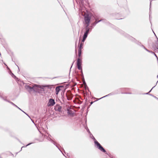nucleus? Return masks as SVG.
<instances>
[{
  "instance_id": "4be33fe9",
  "label": "nucleus",
  "mask_w": 158,
  "mask_h": 158,
  "mask_svg": "<svg viewBox=\"0 0 158 158\" xmlns=\"http://www.w3.org/2000/svg\"><path fill=\"white\" fill-rule=\"evenodd\" d=\"M149 95H151V96H152L153 97H155L152 94H149Z\"/></svg>"
},
{
  "instance_id": "39448f33",
  "label": "nucleus",
  "mask_w": 158,
  "mask_h": 158,
  "mask_svg": "<svg viewBox=\"0 0 158 158\" xmlns=\"http://www.w3.org/2000/svg\"><path fill=\"white\" fill-rule=\"evenodd\" d=\"M45 86H40L39 85H34L33 87H31L29 86H27V87L28 89H33L34 90H35V88L36 87H38L39 88H40L41 89H43V87H44Z\"/></svg>"
},
{
  "instance_id": "f8f14e48",
  "label": "nucleus",
  "mask_w": 158,
  "mask_h": 158,
  "mask_svg": "<svg viewBox=\"0 0 158 158\" xmlns=\"http://www.w3.org/2000/svg\"><path fill=\"white\" fill-rule=\"evenodd\" d=\"M141 46L143 47L144 49L146 50L148 52H149V50L147 49L143 45H141Z\"/></svg>"
},
{
  "instance_id": "20e7f679",
  "label": "nucleus",
  "mask_w": 158,
  "mask_h": 158,
  "mask_svg": "<svg viewBox=\"0 0 158 158\" xmlns=\"http://www.w3.org/2000/svg\"><path fill=\"white\" fill-rule=\"evenodd\" d=\"M82 61L81 60L78 58L77 59V68L79 70H81L82 69V67L81 66Z\"/></svg>"
},
{
  "instance_id": "bb28decb",
  "label": "nucleus",
  "mask_w": 158,
  "mask_h": 158,
  "mask_svg": "<svg viewBox=\"0 0 158 158\" xmlns=\"http://www.w3.org/2000/svg\"><path fill=\"white\" fill-rule=\"evenodd\" d=\"M157 61H158V58H157Z\"/></svg>"
},
{
  "instance_id": "dca6fc26",
  "label": "nucleus",
  "mask_w": 158,
  "mask_h": 158,
  "mask_svg": "<svg viewBox=\"0 0 158 158\" xmlns=\"http://www.w3.org/2000/svg\"><path fill=\"white\" fill-rule=\"evenodd\" d=\"M129 40H131L132 39V37L131 36H129Z\"/></svg>"
},
{
  "instance_id": "423d86ee",
  "label": "nucleus",
  "mask_w": 158,
  "mask_h": 158,
  "mask_svg": "<svg viewBox=\"0 0 158 158\" xmlns=\"http://www.w3.org/2000/svg\"><path fill=\"white\" fill-rule=\"evenodd\" d=\"M83 43H81L79 46V49H78V56L79 57H80L81 54V50L83 48Z\"/></svg>"
},
{
  "instance_id": "5701e85b",
  "label": "nucleus",
  "mask_w": 158,
  "mask_h": 158,
  "mask_svg": "<svg viewBox=\"0 0 158 158\" xmlns=\"http://www.w3.org/2000/svg\"><path fill=\"white\" fill-rule=\"evenodd\" d=\"M154 98L158 100V98L156 97H154Z\"/></svg>"
},
{
  "instance_id": "b1692460",
  "label": "nucleus",
  "mask_w": 158,
  "mask_h": 158,
  "mask_svg": "<svg viewBox=\"0 0 158 158\" xmlns=\"http://www.w3.org/2000/svg\"><path fill=\"white\" fill-rule=\"evenodd\" d=\"M149 19H150V14H149Z\"/></svg>"
},
{
  "instance_id": "f257e3e1",
  "label": "nucleus",
  "mask_w": 158,
  "mask_h": 158,
  "mask_svg": "<svg viewBox=\"0 0 158 158\" xmlns=\"http://www.w3.org/2000/svg\"><path fill=\"white\" fill-rule=\"evenodd\" d=\"M90 20V17H89L88 15H87L85 16L84 22L85 24L86 25V27H89L88 26L89 25Z\"/></svg>"
},
{
  "instance_id": "393cba45",
  "label": "nucleus",
  "mask_w": 158,
  "mask_h": 158,
  "mask_svg": "<svg viewBox=\"0 0 158 158\" xmlns=\"http://www.w3.org/2000/svg\"><path fill=\"white\" fill-rule=\"evenodd\" d=\"M156 48H157V49H158V45L157 47Z\"/></svg>"
},
{
  "instance_id": "412c9836",
  "label": "nucleus",
  "mask_w": 158,
  "mask_h": 158,
  "mask_svg": "<svg viewBox=\"0 0 158 158\" xmlns=\"http://www.w3.org/2000/svg\"><path fill=\"white\" fill-rule=\"evenodd\" d=\"M153 33H154V34H155V35L156 36V37L157 39V40L158 41V38H157V36L155 34V33L153 32Z\"/></svg>"
},
{
  "instance_id": "7ed1b4c3",
  "label": "nucleus",
  "mask_w": 158,
  "mask_h": 158,
  "mask_svg": "<svg viewBox=\"0 0 158 158\" xmlns=\"http://www.w3.org/2000/svg\"><path fill=\"white\" fill-rule=\"evenodd\" d=\"M95 143L97 145V148L101 151L105 152L106 151L104 148L101 146L100 144L97 141H95Z\"/></svg>"
},
{
  "instance_id": "ddd939ff",
  "label": "nucleus",
  "mask_w": 158,
  "mask_h": 158,
  "mask_svg": "<svg viewBox=\"0 0 158 158\" xmlns=\"http://www.w3.org/2000/svg\"><path fill=\"white\" fill-rule=\"evenodd\" d=\"M11 103L14 106H15V107H17V108H18V109H19V110H22H22L20 108H19L18 106H17L16 105H15L14 103H13V102H11ZM24 112L25 113V112Z\"/></svg>"
},
{
  "instance_id": "4468645a",
  "label": "nucleus",
  "mask_w": 158,
  "mask_h": 158,
  "mask_svg": "<svg viewBox=\"0 0 158 158\" xmlns=\"http://www.w3.org/2000/svg\"><path fill=\"white\" fill-rule=\"evenodd\" d=\"M101 21V20H100L98 21H96L94 22V23L95 24H97L99 22Z\"/></svg>"
},
{
  "instance_id": "f3484780",
  "label": "nucleus",
  "mask_w": 158,
  "mask_h": 158,
  "mask_svg": "<svg viewBox=\"0 0 158 158\" xmlns=\"http://www.w3.org/2000/svg\"><path fill=\"white\" fill-rule=\"evenodd\" d=\"M150 52L151 53L153 54H154V53H154L153 52H152V51H149V52Z\"/></svg>"
},
{
  "instance_id": "a878e982",
  "label": "nucleus",
  "mask_w": 158,
  "mask_h": 158,
  "mask_svg": "<svg viewBox=\"0 0 158 158\" xmlns=\"http://www.w3.org/2000/svg\"><path fill=\"white\" fill-rule=\"evenodd\" d=\"M75 52H76H76H77V50H76V49Z\"/></svg>"
},
{
  "instance_id": "9d476101",
  "label": "nucleus",
  "mask_w": 158,
  "mask_h": 158,
  "mask_svg": "<svg viewBox=\"0 0 158 158\" xmlns=\"http://www.w3.org/2000/svg\"><path fill=\"white\" fill-rule=\"evenodd\" d=\"M66 96L67 97V99L68 100H71L72 98L70 95L67 94Z\"/></svg>"
},
{
  "instance_id": "f03ea898",
  "label": "nucleus",
  "mask_w": 158,
  "mask_h": 158,
  "mask_svg": "<svg viewBox=\"0 0 158 158\" xmlns=\"http://www.w3.org/2000/svg\"><path fill=\"white\" fill-rule=\"evenodd\" d=\"M90 28L89 27H85L86 31L85 33L83 36V39L82 40V42H84L86 38L87 37L88 35L89 32Z\"/></svg>"
},
{
  "instance_id": "a211bd4d",
  "label": "nucleus",
  "mask_w": 158,
  "mask_h": 158,
  "mask_svg": "<svg viewBox=\"0 0 158 158\" xmlns=\"http://www.w3.org/2000/svg\"><path fill=\"white\" fill-rule=\"evenodd\" d=\"M155 86H154V87H153L152 88V89H151L148 92H149V93H150V92L151 91H152V89H153V88H154Z\"/></svg>"
},
{
  "instance_id": "aec40b11",
  "label": "nucleus",
  "mask_w": 158,
  "mask_h": 158,
  "mask_svg": "<svg viewBox=\"0 0 158 158\" xmlns=\"http://www.w3.org/2000/svg\"><path fill=\"white\" fill-rule=\"evenodd\" d=\"M149 94H149V92L146 93H145L144 94H149Z\"/></svg>"
},
{
  "instance_id": "0eeeda50",
  "label": "nucleus",
  "mask_w": 158,
  "mask_h": 158,
  "mask_svg": "<svg viewBox=\"0 0 158 158\" xmlns=\"http://www.w3.org/2000/svg\"><path fill=\"white\" fill-rule=\"evenodd\" d=\"M55 104V102L54 100L52 99H50L48 105V106H53Z\"/></svg>"
},
{
  "instance_id": "6ab92c4d",
  "label": "nucleus",
  "mask_w": 158,
  "mask_h": 158,
  "mask_svg": "<svg viewBox=\"0 0 158 158\" xmlns=\"http://www.w3.org/2000/svg\"><path fill=\"white\" fill-rule=\"evenodd\" d=\"M154 55H155V56L156 57V58H157L158 57H157V55H156V54L155 53H154Z\"/></svg>"
},
{
  "instance_id": "9b49d317",
  "label": "nucleus",
  "mask_w": 158,
  "mask_h": 158,
  "mask_svg": "<svg viewBox=\"0 0 158 158\" xmlns=\"http://www.w3.org/2000/svg\"><path fill=\"white\" fill-rule=\"evenodd\" d=\"M68 114H69L72 115L73 113L72 110H68Z\"/></svg>"
},
{
  "instance_id": "1a4fd4ad",
  "label": "nucleus",
  "mask_w": 158,
  "mask_h": 158,
  "mask_svg": "<svg viewBox=\"0 0 158 158\" xmlns=\"http://www.w3.org/2000/svg\"><path fill=\"white\" fill-rule=\"evenodd\" d=\"M60 86H58L56 87V95H57L59 92L60 90Z\"/></svg>"
},
{
  "instance_id": "2eb2a0df",
  "label": "nucleus",
  "mask_w": 158,
  "mask_h": 158,
  "mask_svg": "<svg viewBox=\"0 0 158 158\" xmlns=\"http://www.w3.org/2000/svg\"><path fill=\"white\" fill-rule=\"evenodd\" d=\"M137 44L138 45L141 46V45H142L141 44V43L140 42H138V43H137Z\"/></svg>"
},
{
  "instance_id": "6e6552de",
  "label": "nucleus",
  "mask_w": 158,
  "mask_h": 158,
  "mask_svg": "<svg viewBox=\"0 0 158 158\" xmlns=\"http://www.w3.org/2000/svg\"><path fill=\"white\" fill-rule=\"evenodd\" d=\"M55 109L56 111L61 112V111L62 107L60 105H57L55 106Z\"/></svg>"
}]
</instances>
